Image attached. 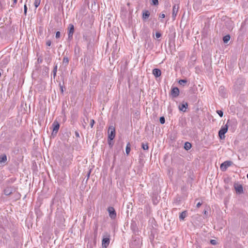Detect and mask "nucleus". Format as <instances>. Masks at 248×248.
Returning <instances> with one entry per match:
<instances>
[{
    "label": "nucleus",
    "instance_id": "nucleus-10",
    "mask_svg": "<svg viewBox=\"0 0 248 248\" xmlns=\"http://www.w3.org/2000/svg\"><path fill=\"white\" fill-rule=\"evenodd\" d=\"M14 190V189L13 187H7L4 189V193L5 195L8 196L12 193Z\"/></svg>",
    "mask_w": 248,
    "mask_h": 248
},
{
    "label": "nucleus",
    "instance_id": "nucleus-30",
    "mask_svg": "<svg viewBox=\"0 0 248 248\" xmlns=\"http://www.w3.org/2000/svg\"><path fill=\"white\" fill-rule=\"evenodd\" d=\"M152 4L155 5H157L158 4V0H152Z\"/></svg>",
    "mask_w": 248,
    "mask_h": 248
},
{
    "label": "nucleus",
    "instance_id": "nucleus-17",
    "mask_svg": "<svg viewBox=\"0 0 248 248\" xmlns=\"http://www.w3.org/2000/svg\"><path fill=\"white\" fill-rule=\"evenodd\" d=\"M184 148L186 150H188L191 148V144L188 142H186L185 144Z\"/></svg>",
    "mask_w": 248,
    "mask_h": 248
},
{
    "label": "nucleus",
    "instance_id": "nucleus-19",
    "mask_svg": "<svg viewBox=\"0 0 248 248\" xmlns=\"http://www.w3.org/2000/svg\"><path fill=\"white\" fill-rule=\"evenodd\" d=\"M130 150H131L130 144L129 142H128L126 146V149H125L126 154L127 155H128L130 152Z\"/></svg>",
    "mask_w": 248,
    "mask_h": 248
},
{
    "label": "nucleus",
    "instance_id": "nucleus-26",
    "mask_svg": "<svg viewBox=\"0 0 248 248\" xmlns=\"http://www.w3.org/2000/svg\"><path fill=\"white\" fill-rule=\"evenodd\" d=\"M187 82V81L185 79H181L179 81V83L180 85H184V84L186 83Z\"/></svg>",
    "mask_w": 248,
    "mask_h": 248
},
{
    "label": "nucleus",
    "instance_id": "nucleus-18",
    "mask_svg": "<svg viewBox=\"0 0 248 248\" xmlns=\"http://www.w3.org/2000/svg\"><path fill=\"white\" fill-rule=\"evenodd\" d=\"M150 16V13L149 11H146L143 13L142 17L144 19L148 18Z\"/></svg>",
    "mask_w": 248,
    "mask_h": 248
},
{
    "label": "nucleus",
    "instance_id": "nucleus-32",
    "mask_svg": "<svg viewBox=\"0 0 248 248\" xmlns=\"http://www.w3.org/2000/svg\"><path fill=\"white\" fill-rule=\"evenodd\" d=\"M94 121L93 119L91 120L90 121V126L92 128L94 125Z\"/></svg>",
    "mask_w": 248,
    "mask_h": 248
},
{
    "label": "nucleus",
    "instance_id": "nucleus-6",
    "mask_svg": "<svg viewBox=\"0 0 248 248\" xmlns=\"http://www.w3.org/2000/svg\"><path fill=\"white\" fill-rule=\"evenodd\" d=\"M108 212L109 213V216L111 219H115L116 217V212L112 207H109L108 209Z\"/></svg>",
    "mask_w": 248,
    "mask_h": 248
},
{
    "label": "nucleus",
    "instance_id": "nucleus-3",
    "mask_svg": "<svg viewBox=\"0 0 248 248\" xmlns=\"http://www.w3.org/2000/svg\"><path fill=\"white\" fill-rule=\"evenodd\" d=\"M115 136V129L114 126H110L108 129V138L110 140H112Z\"/></svg>",
    "mask_w": 248,
    "mask_h": 248
},
{
    "label": "nucleus",
    "instance_id": "nucleus-25",
    "mask_svg": "<svg viewBox=\"0 0 248 248\" xmlns=\"http://www.w3.org/2000/svg\"><path fill=\"white\" fill-rule=\"evenodd\" d=\"M224 90V87H223L221 86V87H220L219 88V93H221V94H222V95L223 96H225V95H224V93H223Z\"/></svg>",
    "mask_w": 248,
    "mask_h": 248
},
{
    "label": "nucleus",
    "instance_id": "nucleus-15",
    "mask_svg": "<svg viewBox=\"0 0 248 248\" xmlns=\"http://www.w3.org/2000/svg\"><path fill=\"white\" fill-rule=\"evenodd\" d=\"M7 161V156L5 154H3L0 155V164H5Z\"/></svg>",
    "mask_w": 248,
    "mask_h": 248
},
{
    "label": "nucleus",
    "instance_id": "nucleus-11",
    "mask_svg": "<svg viewBox=\"0 0 248 248\" xmlns=\"http://www.w3.org/2000/svg\"><path fill=\"white\" fill-rule=\"evenodd\" d=\"M171 94L174 97L178 96L179 94V89L177 87L173 88L171 90Z\"/></svg>",
    "mask_w": 248,
    "mask_h": 248
},
{
    "label": "nucleus",
    "instance_id": "nucleus-28",
    "mask_svg": "<svg viewBox=\"0 0 248 248\" xmlns=\"http://www.w3.org/2000/svg\"><path fill=\"white\" fill-rule=\"evenodd\" d=\"M159 121H160V123L161 124H163L165 123V118L164 117H161L160 118V119H159Z\"/></svg>",
    "mask_w": 248,
    "mask_h": 248
},
{
    "label": "nucleus",
    "instance_id": "nucleus-5",
    "mask_svg": "<svg viewBox=\"0 0 248 248\" xmlns=\"http://www.w3.org/2000/svg\"><path fill=\"white\" fill-rule=\"evenodd\" d=\"M68 39L69 40H71L73 38V35L74 32V25L72 24H69L68 28Z\"/></svg>",
    "mask_w": 248,
    "mask_h": 248
},
{
    "label": "nucleus",
    "instance_id": "nucleus-14",
    "mask_svg": "<svg viewBox=\"0 0 248 248\" xmlns=\"http://www.w3.org/2000/svg\"><path fill=\"white\" fill-rule=\"evenodd\" d=\"M188 106L187 103H183L181 105H179V109L180 110L185 112L186 111V109L187 108Z\"/></svg>",
    "mask_w": 248,
    "mask_h": 248
},
{
    "label": "nucleus",
    "instance_id": "nucleus-8",
    "mask_svg": "<svg viewBox=\"0 0 248 248\" xmlns=\"http://www.w3.org/2000/svg\"><path fill=\"white\" fill-rule=\"evenodd\" d=\"M53 127V132L52 134H56L58 132V131L60 127V124L57 121H54L52 124Z\"/></svg>",
    "mask_w": 248,
    "mask_h": 248
},
{
    "label": "nucleus",
    "instance_id": "nucleus-12",
    "mask_svg": "<svg viewBox=\"0 0 248 248\" xmlns=\"http://www.w3.org/2000/svg\"><path fill=\"white\" fill-rule=\"evenodd\" d=\"M109 244V238H104L102 240V246L106 248Z\"/></svg>",
    "mask_w": 248,
    "mask_h": 248
},
{
    "label": "nucleus",
    "instance_id": "nucleus-34",
    "mask_svg": "<svg viewBox=\"0 0 248 248\" xmlns=\"http://www.w3.org/2000/svg\"><path fill=\"white\" fill-rule=\"evenodd\" d=\"M27 7L26 5H24V14L25 15L27 13Z\"/></svg>",
    "mask_w": 248,
    "mask_h": 248
},
{
    "label": "nucleus",
    "instance_id": "nucleus-2",
    "mask_svg": "<svg viewBox=\"0 0 248 248\" xmlns=\"http://www.w3.org/2000/svg\"><path fill=\"white\" fill-rule=\"evenodd\" d=\"M10 57L8 56H2L0 59V66L5 67L9 62Z\"/></svg>",
    "mask_w": 248,
    "mask_h": 248
},
{
    "label": "nucleus",
    "instance_id": "nucleus-4",
    "mask_svg": "<svg viewBox=\"0 0 248 248\" xmlns=\"http://www.w3.org/2000/svg\"><path fill=\"white\" fill-rule=\"evenodd\" d=\"M232 164V162L231 161H226L222 163L220 166V168L221 170L225 171L226 169Z\"/></svg>",
    "mask_w": 248,
    "mask_h": 248
},
{
    "label": "nucleus",
    "instance_id": "nucleus-29",
    "mask_svg": "<svg viewBox=\"0 0 248 248\" xmlns=\"http://www.w3.org/2000/svg\"><path fill=\"white\" fill-rule=\"evenodd\" d=\"M210 243L213 245H216L217 244V241L214 239H211L210 240Z\"/></svg>",
    "mask_w": 248,
    "mask_h": 248
},
{
    "label": "nucleus",
    "instance_id": "nucleus-31",
    "mask_svg": "<svg viewBox=\"0 0 248 248\" xmlns=\"http://www.w3.org/2000/svg\"><path fill=\"white\" fill-rule=\"evenodd\" d=\"M56 38H59L61 36V33L60 31H57L56 33Z\"/></svg>",
    "mask_w": 248,
    "mask_h": 248
},
{
    "label": "nucleus",
    "instance_id": "nucleus-38",
    "mask_svg": "<svg viewBox=\"0 0 248 248\" xmlns=\"http://www.w3.org/2000/svg\"><path fill=\"white\" fill-rule=\"evenodd\" d=\"M75 136L77 137H79V133H78V131H75Z\"/></svg>",
    "mask_w": 248,
    "mask_h": 248
},
{
    "label": "nucleus",
    "instance_id": "nucleus-22",
    "mask_svg": "<svg viewBox=\"0 0 248 248\" xmlns=\"http://www.w3.org/2000/svg\"><path fill=\"white\" fill-rule=\"evenodd\" d=\"M57 71V65H56L53 69V78H55V76H56V73Z\"/></svg>",
    "mask_w": 248,
    "mask_h": 248
},
{
    "label": "nucleus",
    "instance_id": "nucleus-23",
    "mask_svg": "<svg viewBox=\"0 0 248 248\" xmlns=\"http://www.w3.org/2000/svg\"><path fill=\"white\" fill-rule=\"evenodd\" d=\"M69 62V59L67 57H64L63 59V63L66 65L68 64Z\"/></svg>",
    "mask_w": 248,
    "mask_h": 248
},
{
    "label": "nucleus",
    "instance_id": "nucleus-13",
    "mask_svg": "<svg viewBox=\"0 0 248 248\" xmlns=\"http://www.w3.org/2000/svg\"><path fill=\"white\" fill-rule=\"evenodd\" d=\"M153 74L155 77L157 78L161 76V72L160 69L155 68L153 70Z\"/></svg>",
    "mask_w": 248,
    "mask_h": 248
},
{
    "label": "nucleus",
    "instance_id": "nucleus-16",
    "mask_svg": "<svg viewBox=\"0 0 248 248\" xmlns=\"http://www.w3.org/2000/svg\"><path fill=\"white\" fill-rule=\"evenodd\" d=\"M187 215L186 211H185L183 212H182L180 216H179V218L180 220H184V218L186 217Z\"/></svg>",
    "mask_w": 248,
    "mask_h": 248
},
{
    "label": "nucleus",
    "instance_id": "nucleus-27",
    "mask_svg": "<svg viewBox=\"0 0 248 248\" xmlns=\"http://www.w3.org/2000/svg\"><path fill=\"white\" fill-rule=\"evenodd\" d=\"M217 112L220 117H222L223 116V112L222 110H218L217 111Z\"/></svg>",
    "mask_w": 248,
    "mask_h": 248
},
{
    "label": "nucleus",
    "instance_id": "nucleus-33",
    "mask_svg": "<svg viewBox=\"0 0 248 248\" xmlns=\"http://www.w3.org/2000/svg\"><path fill=\"white\" fill-rule=\"evenodd\" d=\"M51 44V42L50 40H48L46 42V45L47 46H50Z\"/></svg>",
    "mask_w": 248,
    "mask_h": 248
},
{
    "label": "nucleus",
    "instance_id": "nucleus-37",
    "mask_svg": "<svg viewBox=\"0 0 248 248\" xmlns=\"http://www.w3.org/2000/svg\"><path fill=\"white\" fill-rule=\"evenodd\" d=\"M13 0V4L11 5V6L14 7L15 4H16L17 3V0Z\"/></svg>",
    "mask_w": 248,
    "mask_h": 248
},
{
    "label": "nucleus",
    "instance_id": "nucleus-36",
    "mask_svg": "<svg viewBox=\"0 0 248 248\" xmlns=\"http://www.w3.org/2000/svg\"><path fill=\"white\" fill-rule=\"evenodd\" d=\"M165 17V15L163 13H161L159 15V17H160L161 18H164Z\"/></svg>",
    "mask_w": 248,
    "mask_h": 248
},
{
    "label": "nucleus",
    "instance_id": "nucleus-9",
    "mask_svg": "<svg viewBox=\"0 0 248 248\" xmlns=\"http://www.w3.org/2000/svg\"><path fill=\"white\" fill-rule=\"evenodd\" d=\"M179 6L178 4H175L173 6L172 9V16L175 18L178 13Z\"/></svg>",
    "mask_w": 248,
    "mask_h": 248
},
{
    "label": "nucleus",
    "instance_id": "nucleus-7",
    "mask_svg": "<svg viewBox=\"0 0 248 248\" xmlns=\"http://www.w3.org/2000/svg\"><path fill=\"white\" fill-rule=\"evenodd\" d=\"M234 187L237 193L240 194L243 193V188L241 185L238 184H234Z\"/></svg>",
    "mask_w": 248,
    "mask_h": 248
},
{
    "label": "nucleus",
    "instance_id": "nucleus-39",
    "mask_svg": "<svg viewBox=\"0 0 248 248\" xmlns=\"http://www.w3.org/2000/svg\"><path fill=\"white\" fill-rule=\"evenodd\" d=\"M201 205H202V203L200 202H199L197 204V207L199 208V207H200L201 206Z\"/></svg>",
    "mask_w": 248,
    "mask_h": 248
},
{
    "label": "nucleus",
    "instance_id": "nucleus-24",
    "mask_svg": "<svg viewBox=\"0 0 248 248\" xmlns=\"http://www.w3.org/2000/svg\"><path fill=\"white\" fill-rule=\"evenodd\" d=\"M142 148L144 150H148L149 148L148 144L147 143H145V144L142 143Z\"/></svg>",
    "mask_w": 248,
    "mask_h": 248
},
{
    "label": "nucleus",
    "instance_id": "nucleus-20",
    "mask_svg": "<svg viewBox=\"0 0 248 248\" xmlns=\"http://www.w3.org/2000/svg\"><path fill=\"white\" fill-rule=\"evenodd\" d=\"M230 36L229 35H225L223 37V42L225 43H227L228 42V41L230 40Z\"/></svg>",
    "mask_w": 248,
    "mask_h": 248
},
{
    "label": "nucleus",
    "instance_id": "nucleus-1",
    "mask_svg": "<svg viewBox=\"0 0 248 248\" xmlns=\"http://www.w3.org/2000/svg\"><path fill=\"white\" fill-rule=\"evenodd\" d=\"M228 129L227 124L222 126L218 132V135L221 139H224L225 138V134L227 133Z\"/></svg>",
    "mask_w": 248,
    "mask_h": 248
},
{
    "label": "nucleus",
    "instance_id": "nucleus-21",
    "mask_svg": "<svg viewBox=\"0 0 248 248\" xmlns=\"http://www.w3.org/2000/svg\"><path fill=\"white\" fill-rule=\"evenodd\" d=\"M41 0H35L34 5L35 8H37L40 4Z\"/></svg>",
    "mask_w": 248,
    "mask_h": 248
},
{
    "label": "nucleus",
    "instance_id": "nucleus-35",
    "mask_svg": "<svg viewBox=\"0 0 248 248\" xmlns=\"http://www.w3.org/2000/svg\"><path fill=\"white\" fill-rule=\"evenodd\" d=\"M161 36V34L159 32H156L155 33V37L156 38H159Z\"/></svg>",
    "mask_w": 248,
    "mask_h": 248
}]
</instances>
